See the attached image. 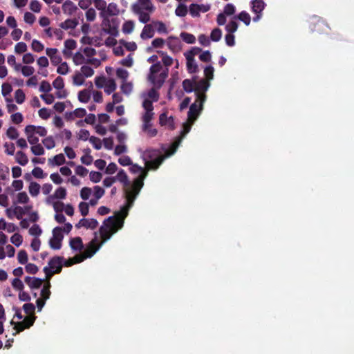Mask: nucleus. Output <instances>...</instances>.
<instances>
[{
    "label": "nucleus",
    "mask_w": 354,
    "mask_h": 354,
    "mask_svg": "<svg viewBox=\"0 0 354 354\" xmlns=\"http://www.w3.org/2000/svg\"><path fill=\"white\" fill-rule=\"evenodd\" d=\"M145 175H140L136 178L130 187L125 189V198L127 206L123 207L120 211L115 213L105 219L100 228V233L103 242L108 241L111 236L122 229L124 218L128 215V211L133 205L134 201L143 187Z\"/></svg>",
    "instance_id": "obj_1"
},
{
    "label": "nucleus",
    "mask_w": 354,
    "mask_h": 354,
    "mask_svg": "<svg viewBox=\"0 0 354 354\" xmlns=\"http://www.w3.org/2000/svg\"><path fill=\"white\" fill-rule=\"evenodd\" d=\"M120 13L118 5L115 3H110L107 5L105 15L102 17V30L111 36L117 37L119 35V20L118 18L109 19L111 16H117Z\"/></svg>",
    "instance_id": "obj_2"
},
{
    "label": "nucleus",
    "mask_w": 354,
    "mask_h": 354,
    "mask_svg": "<svg viewBox=\"0 0 354 354\" xmlns=\"http://www.w3.org/2000/svg\"><path fill=\"white\" fill-rule=\"evenodd\" d=\"M178 144L174 142L171 144L170 149L167 151L166 156L160 154V151L158 149H149L145 151V156L150 159L147 161L145 165L148 169H157L160 165L162 163L165 157L169 156L175 153L178 147Z\"/></svg>",
    "instance_id": "obj_3"
},
{
    "label": "nucleus",
    "mask_w": 354,
    "mask_h": 354,
    "mask_svg": "<svg viewBox=\"0 0 354 354\" xmlns=\"http://www.w3.org/2000/svg\"><path fill=\"white\" fill-rule=\"evenodd\" d=\"M209 86V82L205 79H202L197 82H195V94L196 95V101H201V102H205L207 96L205 93L207 91Z\"/></svg>",
    "instance_id": "obj_4"
},
{
    "label": "nucleus",
    "mask_w": 354,
    "mask_h": 354,
    "mask_svg": "<svg viewBox=\"0 0 354 354\" xmlns=\"http://www.w3.org/2000/svg\"><path fill=\"white\" fill-rule=\"evenodd\" d=\"M63 230L61 227H56L53 230V237L49 240L50 247L53 250H59L64 239Z\"/></svg>",
    "instance_id": "obj_5"
},
{
    "label": "nucleus",
    "mask_w": 354,
    "mask_h": 354,
    "mask_svg": "<svg viewBox=\"0 0 354 354\" xmlns=\"http://www.w3.org/2000/svg\"><path fill=\"white\" fill-rule=\"evenodd\" d=\"M201 101H195L194 103L192 104L189 106V110L187 113L188 121L190 123H194L200 115L203 108V104Z\"/></svg>",
    "instance_id": "obj_6"
},
{
    "label": "nucleus",
    "mask_w": 354,
    "mask_h": 354,
    "mask_svg": "<svg viewBox=\"0 0 354 354\" xmlns=\"http://www.w3.org/2000/svg\"><path fill=\"white\" fill-rule=\"evenodd\" d=\"M252 10L257 15L253 17L254 21H258L261 17V12L264 10L266 3L262 0H252L251 1Z\"/></svg>",
    "instance_id": "obj_7"
},
{
    "label": "nucleus",
    "mask_w": 354,
    "mask_h": 354,
    "mask_svg": "<svg viewBox=\"0 0 354 354\" xmlns=\"http://www.w3.org/2000/svg\"><path fill=\"white\" fill-rule=\"evenodd\" d=\"M132 11L138 15L139 17V21L142 24H147L150 21V15L149 13L144 12L142 10L141 6L138 3H134L131 7Z\"/></svg>",
    "instance_id": "obj_8"
},
{
    "label": "nucleus",
    "mask_w": 354,
    "mask_h": 354,
    "mask_svg": "<svg viewBox=\"0 0 354 354\" xmlns=\"http://www.w3.org/2000/svg\"><path fill=\"white\" fill-rule=\"evenodd\" d=\"M64 260L62 257H53L48 261V268L56 270L57 273H60L62 270Z\"/></svg>",
    "instance_id": "obj_9"
},
{
    "label": "nucleus",
    "mask_w": 354,
    "mask_h": 354,
    "mask_svg": "<svg viewBox=\"0 0 354 354\" xmlns=\"http://www.w3.org/2000/svg\"><path fill=\"white\" fill-rule=\"evenodd\" d=\"M96 237L93 239L86 246L83 254L86 259L92 257L95 252L100 249L101 244L97 245Z\"/></svg>",
    "instance_id": "obj_10"
},
{
    "label": "nucleus",
    "mask_w": 354,
    "mask_h": 354,
    "mask_svg": "<svg viewBox=\"0 0 354 354\" xmlns=\"http://www.w3.org/2000/svg\"><path fill=\"white\" fill-rule=\"evenodd\" d=\"M35 130L36 126L31 124L26 126L24 130L27 136L28 142L32 145H37L39 142L38 137L34 135Z\"/></svg>",
    "instance_id": "obj_11"
},
{
    "label": "nucleus",
    "mask_w": 354,
    "mask_h": 354,
    "mask_svg": "<svg viewBox=\"0 0 354 354\" xmlns=\"http://www.w3.org/2000/svg\"><path fill=\"white\" fill-rule=\"evenodd\" d=\"M98 224L99 223H98L97 221L95 218H91V219L82 218V219H80L79 223L77 224H76L75 227L77 228L84 227L87 229L89 228L91 230H94L98 226Z\"/></svg>",
    "instance_id": "obj_12"
},
{
    "label": "nucleus",
    "mask_w": 354,
    "mask_h": 354,
    "mask_svg": "<svg viewBox=\"0 0 354 354\" xmlns=\"http://www.w3.org/2000/svg\"><path fill=\"white\" fill-rule=\"evenodd\" d=\"M24 281L31 289H37L41 287L44 280L40 278L26 277Z\"/></svg>",
    "instance_id": "obj_13"
},
{
    "label": "nucleus",
    "mask_w": 354,
    "mask_h": 354,
    "mask_svg": "<svg viewBox=\"0 0 354 354\" xmlns=\"http://www.w3.org/2000/svg\"><path fill=\"white\" fill-rule=\"evenodd\" d=\"M168 76V69L159 74L158 77H155L153 82H150L154 85L157 89H160L163 85L166 78Z\"/></svg>",
    "instance_id": "obj_14"
},
{
    "label": "nucleus",
    "mask_w": 354,
    "mask_h": 354,
    "mask_svg": "<svg viewBox=\"0 0 354 354\" xmlns=\"http://www.w3.org/2000/svg\"><path fill=\"white\" fill-rule=\"evenodd\" d=\"M62 10L64 14L72 15L77 10V7L71 0H66L62 5Z\"/></svg>",
    "instance_id": "obj_15"
},
{
    "label": "nucleus",
    "mask_w": 354,
    "mask_h": 354,
    "mask_svg": "<svg viewBox=\"0 0 354 354\" xmlns=\"http://www.w3.org/2000/svg\"><path fill=\"white\" fill-rule=\"evenodd\" d=\"M77 43L73 39H66L64 41V47L65 48L63 50V54L65 57H70L71 55V50H73L76 48Z\"/></svg>",
    "instance_id": "obj_16"
},
{
    "label": "nucleus",
    "mask_w": 354,
    "mask_h": 354,
    "mask_svg": "<svg viewBox=\"0 0 354 354\" xmlns=\"http://www.w3.org/2000/svg\"><path fill=\"white\" fill-rule=\"evenodd\" d=\"M69 245L74 251H81L84 248L82 240L79 236L71 239Z\"/></svg>",
    "instance_id": "obj_17"
},
{
    "label": "nucleus",
    "mask_w": 354,
    "mask_h": 354,
    "mask_svg": "<svg viewBox=\"0 0 354 354\" xmlns=\"http://www.w3.org/2000/svg\"><path fill=\"white\" fill-rule=\"evenodd\" d=\"M154 35V30L151 24H147L144 26L142 32L140 34V37L142 39H147L149 38H152Z\"/></svg>",
    "instance_id": "obj_18"
},
{
    "label": "nucleus",
    "mask_w": 354,
    "mask_h": 354,
    "mask_svg": "<svg viewBox=\"0 0 354 354\" xmlns=\"http://www.w3.org/2000/svg\"><path fill=\"white\" fill-rule=\"evenodd\" d=\"M187 60V68L189 73H196L198 72V64L195 62L194 58L185 57Z\"/></svg>",
    "instance_id": "obj_19"
},
{
    "label": "nucleus",
    "mask_w": 354,
    "mask_h": 354,
    "mask_svg": "<svg viewBox=\"0 0 354 354\" xmlns=\"http://www.w3.org/2000/svg\"><path fill=\"white\" fill-rule=\"evenodd\" d=\"M93 3L100 11V17L102 19L105 15V10L107 6L106 2L104 0H93Z\"/></svg>",
    "instance_id": "obj_20"
},
{
    "label": "nucleus",
    "mask_w": 354,
    "mask_h": 354,
    "mask_svg": "<svg viewBox=\"0 0 354 354\" xmlns=\"http://www.w3.org/2000/svg\"><path fill=\"white\" fill-rule=\"evenodd\" d=\"M66 162L65 157L63 153L55 155L53 158L48 159V163L53 165L60 166Z\"/></svg>",
    "instance_id": "obj_21"
},
{
    "label": "nucleus",
    "mask_w": 354,
    "mask_h": 354,
    "mask_svg": "<svg viewBox=\"0 0 354 354\" xmlns=\"http://www.w3.org/2000/svg\"><path fill=\"white\" fill-rule=\"evenodd\" d=\"M180 42L177 37L171 36L168 39L167 45L172 51L178 50L180 49Z\"/></svg>",
    "instance_id": "obj_22"
},
{
    "label": "nucleus",
    "mask_w": 354,
    "mask_h": 354,
    "mask_svg": "<svg viewBox=\"0 0 354 354\" xmlns=\"http://www.w3.org/2000/svg\"><path fill=\"white\" fill-rule=\"evenodd\" d=\"M66 196V190L64 187H59L57 188L54 194L51 195L48 197V201H50V199H55V198H59V199H64Z\"/></svg>",
    "instance_id": "obj_23"
},
{
    "label": "nucleus",
    "mask_w": 354,
    "mask_h": 354,
    "mask_svg": "<svg viewBox=\"0 0 354 354\" xmlns=\"http://www.w3.org/2000/svg\"><path fill=\"white\" fill-rule=\"evenodd\" d=\"M162 66L160 62H157L150 67V73L148 77V80L149 82H153L154 77H156V74H157L161 70Z\"/></svg>",
    "instance_id": "obj_24"
},
{
    "label": "nucleus",
    "mask_w": 354,
    "mask_h": 354,
    "mask_svg": "<svg viewBox=\"0 0 354 354\" xmlns=\"http://www.w3.org/2000/svg\"><path fill=\"white\" fill-rule=\"evenodd\" d=\"M184 91L187 93H192L193 91H195V82L189 79H185L182 83Z\"/></svg>",
    "instance_id": "obj_25"
},
{
    "label": "nucleus",
    "mask_w": 354,
    "mask_h": 354,
    "mask_svg": "<svg viewBox=\"0 0 354 354\" xmlns=\"http://www.w3.org/2000/svg\"><path fill=\"white\" fill-rule=\"evenodd\" d=\"M15 159L17 162H18L19 165L22 166L26 165L28 162L27 156L25 153H24L21 151H19L17 152Z\"/></svg>",
    "instance_id": "obj_26"
},
{
    "label": "nucleus",
    "mask_w": 354,
    "mask_h": 354,
    "mask_svg": "<svg viewBox=\"0 0 354 354\" xmlns=\"http://www.w3.org/2000/svg\"><path fill=\"white\" fill-rule=\"evenodd\" d=\"M115 178H116V180L122 183L125 187L129 185L128 176L123 169L120 170Z\"/></svg>",
    "instance_id": "obj_27"
},
{
    "label": "nucleus",
    "mask_w": 354,
    "mask_h": 354,
    "mask_svg": "<svg viewBox=\"0 0 354 354\" xmlns=\"http://www.w3.org/2000/svg\"><path fill=\"white\" fill-rule=\"evenodd\" d=\"M153 111H145V113L143 114L142 117V120L143 122L144 128L147 129L148 128V126L151 123V120L153 117Z\"/></svg>",
    "instance_id": "obj_28"
},
{
    "label": "nucleus",
    "mask_w": 354,
    "mask_h": 354,
    "mask_svg": "<svg viewBox=\"0 0 354 354\" xmlns=\"http://www.w3.org/2000/svg\"><path fill=\"white\" fill-rule=\"evenodd\" d=\"M325 25L326 24L323 20L320 19H314L313 21L310 23V28L313 31L319 32Z\"/></svg>",
    "instance_id": "obj_29"
},
{
    "label": "nucleus",
    "mask_w": 354,
    "mask_h": 354,
    "mask_svg": "<svg viewBox=\"0 0 354 354\" xmlns=\"http://www.w3.org/2000/svg\"><path fill=\"white\" fill-rule=\"evenodd\" d=\"M116 88H117V86H116L115 80L113 79H110L106 82V83L105 84L104 92L106 94L110 95L113 91H115Z\"/></svg>",
    "instance_id": "obj_30"
},
{
    "label": "nucleus",
    "mask_w": 354,
    "mask_h": 354,
    "mask_svg": "<svg viewBox=\"0 0 354 354\" xmlns=\"http://www.w3.org/2000/svg\"><path fill=\"white\" fill-rule=\"evenodd\" d=\"M77 25V21L75 19H66L60 24V27L63 29H74Z\"/></svg>",
    "instance_id": "obj_31"
},
{
    "label": "nucleus",
    "mask_w": 354,
    "mask_h": 354,
    "mask_svg": "<svg viewBox=\"0 0 354 354\" xmlns=\"http://www.w3.org/2000/svg\"><path fill=\"white\" fill-rule=\"evenodd\" d=\"M181 39L187 44H192L196 42V37L194 35L186 32H183L180 35Z\"/></svg>",
    "instance_id": "obj_32"
},
{
    "label": "nucleus",
    "mask_w": 354,
    "mask_h": 354,
    "mask_svg": "<svg viewBox=\"0 0 354 354\" xmlns=\"http://www.w3.org/2000/svg\"><path fill=\"white\" fill-rule=\"evenodd\" d=\"M134 22L131 20H129L125 21L122 25V32L124 34H130L133 32L134 29Z\"/></svg>",
    "instance_id": "obj_33"
},
{
    "label": "nucleus",
    "mask_w": 354,
    "mask_h": 354,
    "mask_svg": "<svg viewBox=\"0 0 354 354\" xmlns=\"http://www.w3.org/2000/svg\"><path fill=\"white\" fill-rule=\"evenodd\" d=\"M28 189L32 196H37L39 193L40 185L36 182H31Z\"/></svg>",
    "instance_id": "obj_34"
},
{
    "label": "nucleus",
    "mask_w": 354,
    "mask_h": 354,
    "mask_svg": "<svg viewBox=\"0 0 354 354\" xmlns=\"http://www.w3.org/2000/svg\"><path fill=\"white\" fill-rule=\"evenodd\" d=\"M235 19H239L242 21L246 26H249L251 21V18L250 15L245 11H242L239 13V15L236 17H234Z\"/></svg>",
    "instance_id": "obj_35"
},
{
    "label": "nucleus",
    "mask_w": 354,
    "mask_h": 354,
    "mask_svg": "<svg viewBox=\"0 0 354 354\" xmlns=\"http://www.w3.org/2000/svg\"><path fill=\"white\" fill-rule=\"evenodd\" d=\"M138 3L141 6L142 10L149 12L153 11V6L150 0H139Z\"/></svg>",
    "instance_id": "obj_36"
},
{
    "label": "nucleus",
    "mask_w": 354,
    "mask_h": 354,
    "mask_svg": "<svg viewBox=\"0 0 354 354\" xmlns=\"http://www.w3.org/2000/svg\"><path fill=\"white\" fill-rule=\"evenodd\" d=\"M158 53H159L162 57V62L165 66L168 67L172 65L173 59L166 53L163 51H158Z\"/></svg>",
    "instance_id": "obj_37"
},
{
    "label": "nucleus",
    "mask_w": 354,
    "mask_h": 354,
    "mask_svg": "<svg viewBox=\"0 0 354 354\" xmlns=\"http://www.w3.org/2000/svg\"><path fill=\"white\" fill-rule=\"evenodd\" d=\"M238 23L235 20L230 21L225 26V30L228 33L233 34L238 29Z\"/></svg>",
    "instance_id": "obj_38"
},
{
    "label": "nucleus",
    "mask_w": 354,
    "mask_h": 354,
    "mask_svg": "<svg viewBox=\"0 0 354 354\" xmlns=\"http://www.w3.org/2000/svg\"><path fill=\"white\" fill-rule=\"evenodd\" d=\"M15 98L17 104H22L26 99L24 92L21 89H17L15 93Z\"/></svg>",
    "instance_id": "obj_39"
},
{
    "label": "nucleus",
    "mask_w": 354,
    "mask_h": 354,
    "mask_svg": "<svg viewBox=\"0 0 354 354\" xmlns=\"http://www.w3.org/2000/svg\"><path fill=\"white\" fill-rule=\"evenodd\" d=\"M90 97H91L90 93L86 89L80 91L78 93V100L81 102L86 103V102H88V100H90Z\"/></svg>",
    "instance_id": "obj_40"
},
{
    "label": "nucleus",
    "mask_w": 354,
    "mask_h": 354,
    "mask_svg": "<svg viewBox=\"0 0 354 354\" xmlns=\"http://www.w3.org/2000/svg\"><path fill=\"white\" fill-rule=\"evenodd\" d=\"M12 325H15L14 329L16 330V332L13 333V335H16L17 333H19L23 331L25 328H27L25 325V322H19L15 323L13 320L10 322Z\"/></svg>",
    "instance_id": "obj_41"
},
{
    "label": "nucleus",
    "mask_w": 354,
    "mask_h": 354,
    "mask_svg": "<svg viewBox=\"0 0 354 354\" xmlns=\"http://www.w3.org/2000/svg\"><path fill=\"white\" fill-rule=\"evenodd\" d=\"M221 37H222V31L218 28H214L212 31L211 35H210V39L213 41H218L221 39Z\"/></svg>",
    "instance_id": "obj_42"
},
{
    "label": "nucleus",
    "mask_w": 354,
    "mask_h": 354,
    "mask_svg": "<svg viewBox=\"0 0 354 354\" xmlns=\"http://www.w3.org/2000/svg\"><path fill=\"white\" fill-rule=\"evenodd\" d=\"M120 44L123 45L129 51H135L137 49V45L134 41L128 42L121 39Z\"/></svg>",
    "instance_id": "obj_43"
},
{
    "label": "nucleus",
    "mask_w": 354,
    "mask_h": 354,
    "mask_svg": "<svg viewBox=\"0 0 354 354\" xmlns=\"http://www.w3.org/2000/svg\"><path fill=\"white\" fill-rule=\"evenodd\" d=\"M175 13L178 17H185L187 14V8L184 4H180L178 6L175 10Z\"/></svg>",
    "instance_id": "obj_44"
},
{
    "label": "nucleus",
    "mask_w": 354,
    "mask_h": 354,
    "mask_svg": "<svg viewBox=\"0 0 354 354\" xmlns=\"http://www.w3.org/2000/svg\"><path fill=\"white\" fill-rule=\"evenodd\" d=\"M10 241L15 246L19 247L21 245L23 241L22 236L18 233H15L11 236Z\"/></svg>",
    "instance_id": "obj_45"
},
{
    "label": "nucleus",
    "mask_w": 354,
    "mask_h": 354,
    "mask_svg": "<svg viewBox=\"0 0 354 354\" xmlns=\"http://www.w3.org/2000/svg\"><path fill=\"white\" fill-rule=\"evenodd\" d=\"M27 45L24 42H19L15 46V52L17 54H21L27 51Z\"/></svg>",
    "instance_id": "obj_46"
},
{
    "label": "nucleus",
    "mask_w": 354,
    "mask_h": 354,
    "mask_svg": "<svg viewBox=\"0 0 354 354\" xmlns=\"http://www.w3.org/2000/svg\"><path fill=\"white\" fill-rule=\"evenodd\" d=\"M17 259L19 263L26 264L28 261V254L26 250H20L17 254Z\"/></svg>",
    "instance_id": "obj_47"
},
{
    "label": "nucleus",
    "mask_w": 354,
    "mask_h": 354,
    "mask_svg": "<svg viewBox=\"0 0 354 354\" xmlns=\"http://www.w3.org/2000/svg\"><path fill=\"white\" fill-rule=\"evenodd\" d=\"M202 51V49L199 47H192L189 50L184 53L185 57H190L194 58L195 55H197Z\"/></svg>",
    "instance_id": "obj_48"
},
{
    "label": "nucleus",
    "mask_w": 354,
    "mask_h": 354,
    "mask_svg": "<svg viewBox=\"0 0 354 354\" xmlns=\"http://www.w3.org/2000/svg\"><path fill=\"white\" fill-rule=\"evenodd\" d=\"M81 73L83 77H91L94 74L93 69L88 66H82L81 67Z\"/></svg>",
    "instance_id": "obj_49"
},
{
    "label": "nucleus",
    "mask_w": 354,
    "mask_h": 354,
    "mask_svg": "<svg viewBox=\"0 0 354 354\" xmlns=\"http://www.w3.org/2000/svg\"><path fill=\"white\" fill-rule=\"evenodd\" d=\"M6 135L10 139L15 140L19 136V132L16 128L10 127L8 129Z\"/></svg>",
    "instance_id": "obj_50"
},
{
    "label": "nucleus",
    "mask_w": 354,
    "mask_h": 354,
    "mask_svg": "<svg viewBox=\"0 0 354 354\" xmlns=\"http://www.w3.org/2000/svg\"><path fill=\"white\" fill-rule=\"evenodd\" d=\"M214 71V69L213 66H208L205 68L204 75L206 77V79H205L206 80H207L209 82V80L213 79Z\"/></svg>",
    "instance_id": "obj_51"
},
{
    "label": "nucleus",
    "mask_w": 354,
    "mask_h": 354,
    "mask_svg": "<svg viewBox=\"0 0 354 354\" xmlns=\"http://www.w3.org/2000/svg\"><path fill=\"white\" fill-rule=\"evenodd\" d=\"M31 151L35 156H41L44 153V149L40 144L32 145L31 147Z\"/></svg>",
    "instance_id": "obj_52"
},
{
    "label": "nucleus",
    "mask_w": 354,
    "mask_h": 354,
    "mask_svg": "<svg viewBox=\"0 0 354 354\" xmlns=\"http://www.w3.org/2000/svg\"><path fill=\"white\" fill-rule=\"evenodd\" d=\"M12 287L20 292L22 291L24 288V285L21 279L19 278H15L12 281Z\"/></svg>",
    "instance_id": "obj_53"
},
{
    "label": "nucleus",
    "mask_w": 354,
    "mask_h": 354,
    "mask_svg": "<svg viewBox=\"0 0 354 354\" xmlns=\"http://www.w3.org/2000/svg\"><path fill=\"white\" fill-rule=\"evenodd\" d=\"M31 47L34 51L38 53L41 52L44 48V45L37 39L32 40Z\"/></svg>",
    "instance_id": "obj_54"
},
{
    "label": "nucleus",
    "mask_w": 354,
    "mask_h": 354,
    "mask_svg": "<svg viewBox=\"0 0 354 354\" xmlns=\"http://www.w3.org/2000/svg\"><path fill=\"white\" fill-rule=\"evenodd\" d=\"M79 209H80V212H81V214L83 216H87L88 214V211H89L88 203H87L86 202H81V203H80V204H79Z\"/></svg>",
    "instance_id": "obj_55"
},
{
    "label": "nucleus",
    "mask_w": 354,
    "mask_h": 354,
    "mask_svg": "<svg viewBox=\"0 0 354 354\" xmlns=\"http://www.w3.org/2000/svg\"><path fill=\"white\" fill-rule=\"evenodd\" d=\"M73 59L75 65H80L85 62V58L84 55L80 52H77L74 55Z\"/></svg>",
    "instance_id": "obj_56"
},
{
    "label": "nucleus",
    "mask_w": 354,
    "mask_h": 354,
    "mask_svg": "<svg viewBox=\"0 0 354 354\" xmlns=\"http://www.w3.org/2000/svg\"><path fill=\"white\" fill-rule=\"evenodd\" d=\"M53 86L54 88L58 90H62L64 87V79L59 76H58L53 82Z\"/></svg>",
    "instance_id": "obj_57"
},
{
    "label": "nucleus",
    "mask_w": 354,
    "mask_h": 354,
    "mask_svg": "<svg viewBox=\"0 0 354 354\" xmlns=\"http://www.w3.org/2000/svg\"><path fill=\"white\" fill-rule=\"evenodd\" d=\"M43 144L48 149H51L55 147V143L53 138V137L49 136L46 138H44L42 140Z\"/></svg>",
    "instance_id": "obj_58"
},
{
    "label": "nucleus",
    "mask_w": 354,
    "mask_h": 354,
    "mask_svg": "<svg viewBox=\"0 0 354 354\" xmlns=\"http://www.w3.org/2000/svg\"><path fill=\"white\" fill-rule=\"evenodd\" d=\"M42 232V230L39 225L34 224L29 230V234L32 236H38Z\"/></svg>",
    "instance_id": "obj_59"
},
{
    "label": "nucleus",
    "mask_w": 354,
    "mask_h": 354,
    "mask_svg": "<svg viewBox=\"0 0 354 354\" xmlns=\"http://www.w3.org/2000/svg\"><path fill=\"white\" fill-rule=\"evenodd\" d=\"M84 79L81 73L77 72L73 76V84L77 86L83 84Z\"/></svg>",
    "instance_id": "obj_60"
},
{
    "label": "nucleus",
    "mask_w": 354,
    "mask_h": 354,
    "mask_svg": "<svg viewBox=\"0 0 354 354\" xmlns=\"http://www.w3.org/2000/svg\"><path fill=\"white\" fill-rule=\"evenodd\" d=\"M26 214L25 210L20 206H16L13 209V214L19 220L21 219L23 216Z\"/></svg>",
    "instance_id": "obj_61"
},
{
    "label": "nucleus",
    "mask_w": 354,
    "mask_h": 354,
    "mask_svg": "<svg viewBox=\"0 0 354 354\" xmlns=\"http://www.w3.org/2000/svg\"><path fill=\"white\" fill-rule=\"evenodd\" d=\"M24 116L19 113H15L11 115V120L14 124H19L23 122Z\"/></svg>",
    "instance_id": "obj_62"
},
{
    "label": "nucleus",
    "mask_w": 354,
    "mask_h": 354,
    "mask_svg": "<svg viewBox=\"0 0 354 354\" xmlns=\"http://www.w3.org/2000/svg\"><path fill=\"white\" fill-rule=\"evenodd\" d=\"M236 11L235 6L232 3H227L224 7L223 13L227 16H230L234 14Z\"/></svg>",
    "instance_id": "obj_63"
},
{
    "label": "nucleus",
    "mask_w": 354,
    "mask_h": 354,
    "mask_svg": "<svg viewBox=\"0 0 354 354\" xmlns=\"http://www.w3.org/2000/svg\"><path fill=\"white\" fill-rule=\"evenodd\" d=\"M25 270L29 274H35L38 272L39 268L35 264L29 263L26 264Z\"/></svg>",
    "instance_id": "obj_64"
}]
</instances>
